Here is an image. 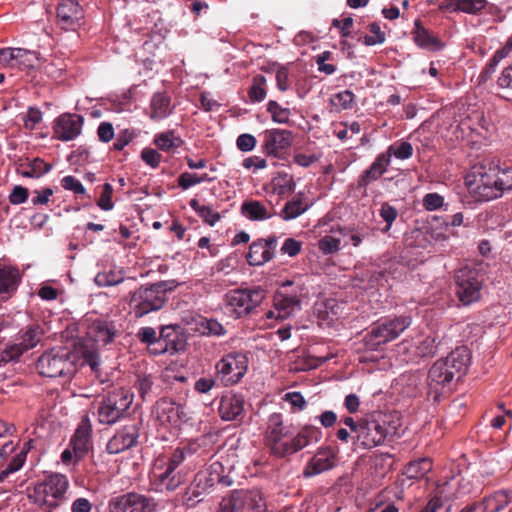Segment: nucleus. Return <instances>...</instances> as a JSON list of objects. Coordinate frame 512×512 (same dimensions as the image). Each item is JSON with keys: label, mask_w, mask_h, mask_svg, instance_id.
<instances>
[{"label": "nucleus", "mask_w": 512, "mask_h": 512, "mask_svg": "<svg viewBox=\"0 0 512 512\" xmlns=\"http://www.w3.org/2000/svg\"><path fill=\"white\" fill-rule=\"evenodd\" d=\"M28 349L21 341L8 344L1 353V359L6 362L17 361Z\"/></svg>", "instance_id": "obj_45"}, {"label": "nucleus", "mask_w": 512, "mask_h": 512, "mask_svg": "<svg viewBox=\"0 0 512 512\" xmlns=\"http://www.w3.org/2000/svg\"><path fill=\"white\" fill-rule=\"evenodd\" d=\"M299 305L300 302L296 296L286 295L281 291L276 292L274 296V306L279 311L280 317L288 316Z\"/></svg>", "instance_id": "obj_37"}, {"label": "nucleus", "mask_w": 512, "mask_h": 512, "mask_svg": "<svg viewBox=\"0 0 512 512\" xmlns=\"http://www.w3.org/2000/svg\"><path fill=\"white\" fill-rule=\"evenodd\" d=\"M370 35H365L364 43L368 46L381 44L385 41V34L381 31L380 26L377 23H371L369 25Z\"/></svg>", "instance_id": "obj_55"}, {"label": "nucleus", "mask_w": 512, "mask_h": 512, "mask_svg": "<svg viewBox=\"0 0 512 512\" xmlns=\"http://www.w3.org/2000/svg\"><path fill=\"white\" fill-rule=\"evenodd\" d=\"M84 363H86L92 370V372L95 374V377L99 379L101 383H103L105 380L101 378L100 375V361L99 356L94 351H87L84 354Z\"/></svg>", "instance_id": "obj_59"}, {"label": "nucleus", "mask_w": 512, "mask_h": 512, "mask_svg": "<svg viewBox=\"0 0 512 512\" xmlns=\"http://www.w3.org/2000/svg\"><path fill=\"white\" fill-rule=\"evenodd\" d=\"M512 499V489L499 490L485 502L486 512H499L507 506Z\"/></svg>", "instance_id": "obj_39"}, {"label": "nucleus", "mask_w": 512, "mask_h": 512, "mask_svg": "<svg viewBox=\"0 0 512 512\" xmlns=\"http://www.w3.org/2000/svg\"><path fill=\"white\" fill-rule=\"evenodd\" d=\"M440 344L441 339L437 334L425 336L412 347L413 354L410 360L418 362L420 359L433 357L438 352Z\"/></svg>", "instance_id": "obj_25"}, {"label": "nucleus", "mask_w": 512, "mask_h": 512, "mask_svg": "<svg viewBox=\"0 0 512 512\" xmlns=\"http://www.w3.org/2000/svg\"><path fill=\"white\" fill-rule=\"evenodd\" d=\"M134 395L124 387H114L102 396L97 407V419L102 425H114L128 415Z\"/></svg>", "instance_id": "obj_6"}, {"label": "nucleus", "mask_w": 512, "mask_h": 512, "mask_svg": "<svg viewBox=\"0 0 512 512\" xmlns=\"http://www.w3.org/2000/svg\"><path fill=\"white\" fill-rule=\"evenodd\" d=\"M444 198L438 193H428L423 198V206L428 211H434L443 206Z\"/></svg>", "instance_id": "obj_60"}, {"label": "nucleus", "mask_w": 512, "mask_h": 512, "mask_svg": "<svg viewBox=\"0 0 512 512\" xmlns=\"http://www.w3.org/2000/svg\"><path fill=\"white\" fill-rule=\"evenodd\" d=\"M61 186L67 191H72L76 195H85L86 189L82 183L72 175L65 176L61 179Z\"/></svg>", "instance_id": "obj_53"}, {"label": "nucleus", "mask_w": 512, "mask_h": 512, "mask_svg": "<svg viewBox=\"0 0 512 512\" xmlns=\"http://www.w3.org/2000/svg\"><path fill=\"white\" fill-rule=\"evenodd\" d=\"M150 117L153 120L166 118L172 111L170 97L164 93H156L151 100Z\"/></svg>", "instance_id": "obj_32"}, {"label": "nucleus", "mask_w": 512, "mask_h": 512, "mask_svg": "<svg viewBox=\"0 0 512 512\" xmlns=\"http://www.w3.org/2000/svg\"><path fill=\"white\" fill-rule=\"evenodd\" d=\"M266 80L264 76H257L254 78L253 85L249 89V97L254 102L262 101L266 96L264 84Z\"/></svg>", "instance_id": "obj_50"}, {"label": "nucleus", "mask_w": 512, "mask_h": 512, "mask_svg": "<svg viewBox=\"0 0 512 512\" xmlns=\"http://www.w3.org/2000/svg\"><path fill=\"white\" fill-rule=\"evenodd\" d=\"M153 414L162 425L176 427L189 420L186 407L170 398L159 399L154 405Z\"/></svg>", "instance_id": "obj_15"}, {"label": "nucleus", "mask_w": 512, "mask_h": 512, "mask_svg": "<svg viewBox=\"0 0 512 512\" xmlns=\"http://www.w3.org/2000/svg\"><path fill=\"white\" fill-rule=\"evenodd\" d=\"M159 334L153 327H142L138 330L137 338L142 343L147 345V347H151V344L157 342V338Z\"/></svg>", "instance_id": "obj_56"}, {"label": "nucleus", "mask_w": 512, "mask_h": 512, "mask_svg": "<svg viewBox=\"0 0 512 512\" xmlns=\"http://www.w3.org/2000/svg\"><path fill=\"white\" fill-rule=\"evenodd\" d=\"M199 446L197 441L190 442L183 448L175 449L168 459L158 458L157 460H162L164 466L176 471L179 465L184 462L186 455L196 453Z\"/></svg>", "instance_id": "obj_33"}, {"label": "nucleus", "mask_w": 512, "mask_h": 512, "mask_svg": "<svg viewBox=\"0 0 512 512\" xmlns=\"http://www.w3.org/2000/svg\"><path fill=\"white\" fill-rule=\"evenodd\" d=\"M379 214L381 218L386 222L385 227L382 229V232L386 234L390 231L393 222L396 220L398 216V211L389 203H383L380 208Z\"/></svg>", "instance_id": "obj_48"}, {"label": "nucleus", "mask_w": 512, "mask_h": 512, "mask_svg": "<svg viewBox=\"0 0 512 512\" xmlns=\"http://www.w3.org/2000/svg\"><path fill=\"white\" fill-rule=\"evenodd\" d=\"M390 162H373L371 167L364 172L358 180L360 187L368 185L371 181L378 179L385 171Z\"/></svg>", "instance_id": "obj_44"}, {"label": "nucleus", "mask_w": 512, "mask_h": 512, "mask_svg": "<svg viewBox=\"0 0 512 512\" xmlns=\"http://www.w3.org/2000/svg\"><path fill=\"white\" fill-rule=\"evenodd\" d=\"M139 436V423L124 425L110 438L107 443L106 450L109 454H119L136 446L138 444Z\"/></svg>", "instance_id": "obj_16"}, {"label": "nucleus", "mask_w": 512, "mask_h": 512, "mask_svg": "<svg viewBox=\"0 0 512 512\" xmlns=\"http://www.w3.org/2000/svg\"><path fill=\"white\" fill-rule=\"evenodd\" d=\"M268 111L272 114L273 120L279 123L288 121L290 111L287 108H282L275 101L268 103Z\"/></svg>", "instance_id": "obj_57"}, {"label": "nucleus", "mask_w": 512, "mask_h": 512, "mask_svg": "<svg viewBox=\"0 0 512 512\" xmlns=\"http://www.w3.org/2000/svg\"><path fill=\"white\" fill-rule=\"evenodd\" d=\"M283 399L295 410H303L306 405L304 397L299 392H288Z\"/></svg>", "instance_id": "obj_61"}, {"label": "nucleus", "mask_w": 512, "mask_h": 512, "mask_svg": "<svg viewBox=\"0 0 512 512\" xmlns=\"http://www.w3.org/2000/svg\"><path fill=\"white\" fill-rule=\"evenodd\" d=\"M487 0H450L447 8L450 11H461L467 14H476L487 5Z\"/></svg>", "instance_id": "obj_36"}, {"label": "nucleus", "mask_w": 512, "mask_h": 512, "mask_svg": "<svg viewBox=\"0 0 512 512\" xmlns=\"http://www.w3.org/2000/svg\"><path fill=\"white\" fill-rule=\"evenodd\" d=\"M470 358L468 348L461 346L434 362L427 375L428 397L438 402L441 397L450 394L456 383L466 374Z\"/></svg>", "instance_id": "obj_2"}, {"label": "nucleus", "mask_w": 512, "mask_h": 512, "mask_svg": "<svg viewBox=\"0 0 512 512\" xmlns=\"http://www.w3.org/2000/svg\"><path fill=\"white\" fill-rule=\"evenodd\" d=\"M123 281V277L114 271L98 273L95 282L99 286H114Z\"/></svg>", "instance_id": "obj_51"}, {"label": "nucleus", "mask_w": 512, "mask_h": 512, "mask_svg": "<svg viewBox=\"0 0 512 512\" xmlns=\"http://www.w3.org/2000/svg\"><path fill=\"white\" fill-rule=\"evenodd\" d=\"M156 146L163 151H171L182 145V140L172 131L161 133L155 138Z\"/></svg>", "instance_id": "obj_43"}, {"label": "nucleus", "mask_w": 512, "mask_h": 512, "mask_svg": "<svg viewBox=\"0 0 512 512\" xmlns=\"http://www.w3.org/2000/svg\"><path fill=\"white\" fill-rule=\"evenodd\" d=\"M306 209L307 205L303 204L299 196H296L285 204L280 215L284 220H291L300 216Z\"/></svg>", "instance_id": "obj_42"}, {"label": "nucleus", "mask_w": 512, "mask_h": 512, "mask_svg": "<svg viewBox=\"0 0 512 512\" xmlns=\"http://www.w3.org/2000/svg\"><path fill=\"white\" fill-rule=\"evenodd\" d=\"M339 449L334 447L322 448V471L332 469L335 466Z\"/></svg>", "instance_id": "obj_54"}, {"label": "nucleus", "mask_w": 512, "mask_h": 512, "mask_svg": "<svg viewBox=\"0 0 512 512\" xmlns=\"http://www.w3.org/2000/svg\"><path fill=\"white\" fill-rule=\"evenodd\" d=\"M176 280H165L153 283L149 286L142 285L131 293L129 305L136 318L158 311L168 301L167 293L172 292L178 286Z\"/></svg>", "instance_id": "obj_4"}, {"label": "nucleus", "mask_w": 512, "mask_h": 512, "mask_svg": "<svg viewBox=\"0 0 512 512\" xmlns=\"http://www.w3.org/2000/svg\"><path fill=\"white\" fill-rule=\"evenodd\" d=\"M24 55L15 60V68L34 69L36 62L40 60L38 53L24 49Z\"/></svg>", "instance_id": "obj_49"}, {"label": "nucleus", "mask_w": 512, "mask_h": 512, "mask_svg": "<svg viewBox=\"0 0 512 512\" xmlns=\"http://www.w3.org/2000/svg\"><path fill=\"white\" fill-rule=\"evenodd\" d=\"M44 329L39 324H31L21 331L20 341L28 349H32L42 340Z\"/></svg>", "instance_id": "obj_41"}, {"label": "nucleus", "mask_w": 512, "mask_h": 512, "mask_svg": "<svg viewBox=\"0 0 512 512\" xmlns=\"http://www.w3.org/2000/svg\"><path fill=\"white\" fill-rule=\"evenodd\" d=\"M412 154V145L409 142L401 141L390 145L386 154L379 156L376 160H390L392 157L404 160L410 158Z\"/></svg>", "instance_id": "obj_40"}, {"label": "nucleus", "mask_w": 512, "mask_h": 512, "mask_svg": "<svg viewBox=\"0 0 512 512\" xmlns=\"http://www.w3.org/2000/svg\"><path fill=\"white\" fill-rule=\"evenodd\" d=\"M116 334L115 326L106 320H96L89 327L88 335L98 344L111 343Z\"/></svg>", "instance_id": "obj_26"}, {"label": "nucleus", "mask_w": 512, "mask_h": 512, "mask_svg": "<svg viewBox=\"0 0 512 512\" xmlns=\"http://www.w3.org/2000/svg\"><path fill=\"white\" fill-rule=\"evenodd\" d=\"M179 326L177 325H166L162 326L159 337L162 339L168 348L171 350V355L176 352L183 350L185 347V341L182 335L178 331Z\"/></svg>", "instance_id": "obj_30"}, {"label": "nucleus", "mask_w": 512, "mask_h": 512, "mask_svg": "<svg viewBox=\"0 0 512 512\" xmlns=\"http://www.w3.org/2000/svg\"><path fill=\"white\" fill-rule=\"evenodd\" d=\"M265 298V291L260 287L252 289H234L224 296L225 312L234 319L250 314Z\"/></svg>", "instance_id": "obj_8"}, {"label": "nucleus", "mask_w": 512, "mask_h": 512, "mask_svg": "<svg viewBox=\"0 0 512 512\" xmlns=\"http://www.w3.org/2000/svg\"><path fill=\"white\" fill-rule=\"evenodd\" d=\"M28 189L22 186H15L9 195L10 203L14 205L22 204L28 199Z\"/></svg>", "instance_id": "obj_62"}, {"label": "nucleus", "mask_w": 512, "mask_h": 512, "mask_svg": "<svg viewBox=\"0 0 512 512\" xmlns=\"http://www.w3.org/2000/svg\"><path fill=\"white\" fill-rule=\"evenodd\" d=\"M465 184L479 201L497 199L512 189V162H475Z\"/></svg>", "instance_id": "obj_1"}, {"label": "nucleus", "mask_w": 512, "mask_h": 512, "mask_svg": "<svg viewBox=\"0 0 512 512\" xmlns=\"http://www.w3.org/2000/svg\"><path fill=\"white\" fill-rule=\"evenodd\" d=\"M291 132L286 130H269L264 133L263 147L268 156L280 157V152L291 144Z\"/></svg>", "instance_id": "obj_21"}, {"label": "nucleus", "mask_w": 512, "mask_h": 512, "mask_svg": "<svg viewBox=\"0 0 512 512\" xmlns=\"http://www.w3.org/2000/svg\"><path fill=\"white\" fill-rule=\"evenodd\" d=\"M413 39L417 46L428 51H437L443 46L438 37L424 28L418 21L415 22Z\"/></svg>", "instance_id": "obj_28"}, {"label": "nucleus", "mask_w": 512, "mask_h": 512, "mask_svg": "<svg viewBox=\"0 0 512 512\" xmlns=\"http://www.w3.org/2000/svg\"><path fill=\"white\" fill-rule=\"evenodd\" d=\"M92 431L91 420L88 415H84L69 443V447L73 449L76 462L83 459L92 449Z\"/></svg>", "instance_id": "obj_18"}, {"label": "nucleus", "mask_w": 512, "mask_h": 512, "mask_svg": "<svg viewBox=\"0 0 512 512\" xmlns=\"http://www.w3.org/2000/svg\"><path fill=\"white\" fill-rule=\"evenodd\" d=\"M113 187L109 183H105L102 188L101 195L97 200V205L104 211L112 210L114 204L112 202Z\"/></svg>", "instance_id": "obj_52"}, {"label": "nucleus", "mask_w": 512, "mask_h": 512, "mask_svg": "<svg viewBox=\"0 0 512 512\" xmlns=\"http://www.w3.org/2000/svg\"><path fill=\"white\" fill-rule=\"evenodd\" d=\"M218 411L222 420L241 421L244 417V397L239 394L224 395Z\"/></svg>", "instance_id": "obj_19"}, {"label": "nucleus", "mask_w": 512, "mask_h": 512, "mask_svg": "<svg viewBox=\"0 0 512 512\" xmlns=\"http://www.w3.org/2000/svg\"><path fill=\"white\" fill-rule=\"evenodd\" d=\"M78 356L66 347L51 348L38 358L36 369L41 376L70 380L77 372Z\"/></svg>", "instance_id": "obj_5"}, {"label": "nucleus", "mask_w": 512, "mask_h": 512, "mask_svg": "<svg viewBox=\"0 0 512 512\" xmlns=\"http://www.w3.org/2000/svg\"><path fill=\"white\" fill-rule=\"evenodd\" d=\"M194 331L206 337H221L226 335L225 327L214 318L199 316L194 320Z\"/></svg>", "instance_id": "obj_29"}, {"label": "nucleus", "mask_w": 512, "mask_h": 512, "mask_svg": "<svg viewBox=\"0 0 512 512\" xmlns=\"http://www.w3.org/2000/svg\"><path fill=\"white\" fill-rule=\"evenodd\" d=\"M246 258L251 266H260L272 259L271 253L263 246L262 241L259 239L250 245Z\"/></svg>", "instance_id": "obj_35"}, {"label": "nucleus", "mask_w": 512, "mask_h": 512, "mask_svg": "<svg viewBox=\"0 0 512 512\" xmlns=\"http://www.w3.org/2000/svg\"><path fill=\"white\" fill-rule=\"evenodd\" d=\"M83 125V118L77 114H63L56 120L54 127L58 139L69 141L78 136Z\"/></svg>", "instance_id": "obj_20"}, {"label": "nucleus", "mask_w": 512, "mask_h": 512, "mask_svg": "<svg viewBox=\"0 0 512 512\" xmlns=\"http://www.w3.org/2000/svg\"><path fill=\"white\" fill-rule=\"evenodd\" d=\"M412 323V318L402 315L378 320L364 336V345L369 350H377L381 345L399 337Z\"/></svg>", "instance_id": "obj_7"}, {"label": "nucleus", "mask_w": 512, "mask_h": 512, "mask_svg": "<svg viewBox=\"0 0 512 512\" xmlns=\"http://www.w3.org/2000/svg\"><path fill=\"white\" fill-rule=\"evenodd\" d=\"M455 294L464 306H469L481 299L483 277L480 271L471 266H464L454 274Z\"/></svg>", "instance_id": "obj_9"}, {"label": "nucleus", "mask_w": 512, "mask_h": 512, "mask_svg": "<svg viewBox=\"0 0 512 512\" xmlns=\"http://www.w3.org/2000/svg\"><path fill=\"white\" fill-rule=\"evenodd\" d=\"M210 163L209 172L205 173H188L184 172L178 177V185L184 190L205 181H213L217 178L216 167Z\"/></svg>", "instance_id": "obj_31"}, {"label": "nucleus", "mask_w": 512, "mask_h": 512, "mask_svg": "<svg viewBox=\"0 0 512 512\" xmlns=\"http://www.w3.org/2000/svg\"><path fill=\"white\" fill-rule=\"evenodd\" d=\"M217 484L229 487L233 484V479L225 474V467L221 462L214 461L206 470L196 474L188 491L193 497H199L209 493Z\"/></svg>", "instance_id": "obj_11"}, {"label": "nucleus", "mask_w": 512, "mask_h": 512, "mask_svg": "<svg viewBox=\"0 0 512 512\" xmlns=\"http://www.w3.org/2000/svg\"><path fill=\"white\" fill-rule=\"evenodd\" d=\"M21 283V274L16 267L0 265V295L11 297Z\"/></svg>", "instance_id": "obj_23"}, {"label": "nucleus", "mask_w": 512, "mask_h": 512, "mask_svg": "<svg viewBox=\"0 0 512 512\" xmlns=\"http://www.w3.org/2000/svg\"><path fill=\"white\" fill-rule=\"evenodd\" d=\"M432 469V461L429 458H419L410 461L403 470V475L408 479H420Z\"/></svg>", "instance_id": "obj_34"}, {"label": "nucleus", "mask_w": 512, "mask_h": 512, "mask_svg": "<svg viewBox=\"0 0 512 512\" xmlns=\"http://www.w3.org/2000/svg\"><path fill=\"white\" fill-rule=\"evenodd\" d=\"M157 502L154 498L137 492H128L110 499L109 512H155Z\"/></svg>", "instance_id": "obj_12"}, {"label": "nucleus", "mask_w": 512, "mask_h": 512, "mask_svg": "<svg viewBox=\"0 0 512 512\" xmlns=\"http://www.w3.org/2000/svg\"><path fill=\"white\" fill-rule=\"evenodd\" d=\"M280 250L283 254L294 257L301 251V242L295 240L294 238H287Z\"/></svg>", "instance_id": "obj_63"}, {"label": "nucleus", "mask_w": 512, "mask_h": 512, "mask_svg": "<svg viewBox=\"0 0 512 512\" xmlns=\"http://www.w3.org/2000/svg\"><path fill=\"white\" fill-rule=\"evenodd\" d=\"M319 431L316 427L306 426L297 434L291 426L284 425L280 413H272L267 420L265 445L277 457L293 454L311 441L317 442Z\"/></svg>", "instance_id": "obj_3"}, {"label": "nucleus", "mask_w": 512, "mask_h": 512, "mask_svg": "<svg viewBox=\"0 0 512 512\" xmlns=\"http://www.w3.org/2000/svg\"><path fill=\"white\" fill-rule=\"evenodd\" d=\"M15 172L27 179H39L52 169L49 162H13Z\"/></svg>", "instance_id": "obj_27"}, {"label": "nucleus", "mask_w": 512, "mask_h": 512, "mask_svg": "<svg viewBox=\"0 0 512 512\" xmlns=\"http://www.w3.org/2000/svg\"><path fill=\"white\" fill-rule=\"evenodd\" d=\"M354 100V94L349 90L341 91L330 98L332 107L339 111L350 107Z\"/></svg>", "instance_id": "obj_46"}, {"label": "nucleus", "mask_w": 512, "mask_h": 512, "mask_svg": "<svg viewBox=\"0 0 512 512\" xmlns=\"http://www.w3.org/2000/svg\"><path fill=\"white\" fill-rule=\"evenodd\" d=\"M248 369V358L243 352H231L216 364L217 373L225 385L238 383Z\"/></svg>", "instance_id": "obj_13"}, {"label": "nucleus", "mask_w": 512, "mask_h": 512, "mask_svg": "<svg viewBox=\"0 0 512 512\" xmlns=\"http://www.w3.org/2000/svg\"><path fill=\"white\" fill-rule=\"evenodd\" d=\"M22 48H4L0 50V63L6 67L15 68V60L24 55Z\"/></svg>", "instance_id": "obj_47"}, {"label": "nucleus", "mask_w": 512, "mask_h": 512, "mask_svg": "<svg viewBox=\"0 0 512 512\" xmlns=\"http://www.w3.org/2000/svg\"><path fill=\"white\" fill-rule=\"evenodd\" d=\"M190 207L196 212V214L209 226H214L221 219V215L218 211H215L209 205H202L197 199H191L189 202Z\"/></svg>", "instance_id": "obj_38"}, {"label": "nucleus", "mask_w": 512, "mask_h": 512, "mask_svg": "<svg viewBox=\"0 0 512 512\" xmlns=\"http://www.w3.org/2000/svg\"><path fill=\"white\" fill-rule=\"evenodd\" d=\"M241 214L251 221H263L271 218L275 211L270 203L269 207H267L258 200L249 199L242 203Z\"/></svg>", "instance_id": "obj_24"}, {"label": "nucleus", "mask_w": 512, "mask_h": 512, "mask_svg": "<svg viewBox=\"0 0 512 512\" xmlns=\"http://www.w3.org/2000/svg\"><path fill=\"white\" fill-rule=\"evenodd\" d=\"M57 17L63 28L68 29L83 18V10L76 1L63 0L57 7Z\"/></svg>", "instance_id": "obj_22"}, {"label": "nucleus", "mask_w": 512, "mask_h": 512, "mask_svg": "<svg viewBox=\"0 0 512 512\" xmlns=\"http://www.w3.org/2000/svg\"><path fill=\"white\" fill-rule=\"evenodd\" d=\"M389 433L385 423L381 424L377 420H360L358 434L352 438L355 444L365 449H371L382 445Z\"/></svg>", "instance_id": "obj_14"}, {"label": "nucleus", "mask_w": 512, "mask_h": 512, "mask_svg": "<svg viewBox=\"0 0 512 512\" xmlns=\"http://www.w3.org/2000/svg\"><path fill=\"white\" fill-rule=\"evenodd\" d=\"M295 184L293 183L292 177L288 175H279L274 179V187L278 191V194H285L294 190Z\"/></svg>", "instance_id": "obj_58"}, {"label": "nucleus", "mask_w": 512, "mask_h": 512, "mask_svg": "<svg viewBox=\"0 0 512 512\" xmlns=\"http://www.w3.org/2000/svg\"><path fill=\"white\" fill-rule=\"evenodd\" d=\"M216 512H269L258 490H233L222 498Z\"/></svg>", "instance_id": "obj_10"}, {"label": "nucleus", "mask_w": 512, "mask_h": 512, "mask_svg": "<svg viewBox=\"0 0 512 512\" xmlns=\"http://www.w3.org/2000/svg\"><path fill=\"white\" fill-rule=\"evenodd\" d=\"M97 136L102 142H109L114 137V129L111 123L102 122L97 129Z\"/></svg>", "instance_id": "obj_64"}, {"label": "nucleus", "mask_w": 512, "mask_h": 512, "mask_svg": "<svg viewBox=\"0 0 512 512\" xmlns=\"http://www.w3.org/2000/svg\"><path fill=\"white\" fill-rule=\"evenodd\" d=\"M151 484L157 492L175 491L182 483V477L164 466L162 460H156L150 473Z\"/></svg>", "instance_id": "obj_17"}]
</instances>
